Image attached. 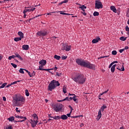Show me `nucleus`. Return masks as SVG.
Returning <instances> with one entry per match:
<instances>
[{
    "label": "nucleus",
    "mask_w": 129,
    "mask_h": 129,
    "mask_svg": "<svg viewBox=\"0 0 129 129\" xmlns=\"http://www.w3.org/2000/svg\"><path fill=\"white\" fill-rule=\"evenodd\" d=\"M73 80L75 82H78L79 84H83L85 83V78L82 75H78L74 77Z\"/></svg>",
    "instance_id": "7ed1b4c3"
},
{
    "label": "nucleus",
    "mask_w": 129,
    "mask_h": 129,
    "mask_svg": "<svg viewBox=\"0 0 129 129\" xmlns=\"http://www.w3.org/2000/svg\"><path fill=\"white\" fill-rule=\"evenodd\" d=\"M66 100H67L68 101H70V100L69 99V97H67L66 98Z\"/></svg>",
    "instance_id": "e2e57ef3"
},
{
    "label": "nucleus",
    "mask_w": 129,
    "mask_h": 129,
    "mask_svg": "<svg viewBox=\"0 0 129 129\" xmlns=\"http://www.w3.org/2000/svg\"><path fill=\"white\" fill-rule=\"evenodd\" d=\"M69 108L71 109V110H73V108L72 107V106H71V105H69Z\"/></svg>",
    "instance_id": "338daca9"
},
{
    "label": "nucleus",
    "mask_w": 129,
    "mask_h": 129,
    "mask_svg": "<svg viewBox=\"0 0 129 129\" xmlns=\"http://www.w3.org/2000/svg\"><path fill=\"white\" fill-rule=\"evenodd\" d=\"M39 63L41 65L39 67V69H40L41 67V68H43V66H45V65L47 64V60H46V59H42L39 62Z\"/></svg>",
    "instance_id": "1a4fd4ad"
},
{
    "label": "nucleus",
    "mask_w": 129,
    "mask_h": 129,
    "mask_svg": "<svg viewBox=\"0 0 129 129\" xmlns=\"http://www.w3.org/2000/svg\"><path fill=\"white\" fill-rule=\"evenodd\" d=\"M112 65H113V63L111 62L109 66V68H111V67H112Z\"/></svg>",
    "instance_id": "bf43d9fd"
},
{
    "label": "nucleus",
    "mask_w": 129,
    "mask_h": 129,
    "mask_svg": "<svg viewBox=\"0 0 129 129\" xmlns=\"http://www.w3.org/2000/svg\"><path fill=\"white\" fill-rule=\"evenodd\" d=\"M116 69H117V70H119V71H124V67H123V65H122V67L121 69L117 68Z\"/></svg>",
    "instance_id": "a878e982"
},
{
    "label": "nucleus",
    "mask_w": 129,
    "mask_h": 129,
    "mask_svg": "<svg viewBox=\"0 0 129 129\" xmlns=\"http://www.w3.org/2000/svg\"><path fill=\"white\" fill-rule=\"evenodd\" d=\"M60 118L61 119H62L63 120H65L66 119H68V116H67V115L63 114V115H61L60 116Z\"/></svg>",
    "instance_id": "f8f14e48"
},
{
    "label": "nucleus",
    "mask_w": 129,
    "mask_h": 129,
    "mask_svg": "<svg viewBox=\"0 0 129 129\" xmlns=\"http://www.w3.org/2000/svg\"><path fill=\"white\" fill-rule=\"evenodd\" d=\"M32 117L34 118V120H39V118L38 117V115L36 113H34L32 115Z\"/></svg>",
    "instance_id": "4468645a"
},
{
    "label": "nucleus",
    "mask_w": 129,
    "mask_h": 129,
    "mask_svg": "<svg viewBox=\"0 0 129 129\" xmlns=\"http://www.w3.org/2000/svg\"><path fill=\"white\" fill-rule=\"evenodd\" d=\"M13 99L16 101V103L19 102V101H21V102H25L26 100L24 97L20 95H16L15 97H13Z\"/></svg>",
    "instance_id": "39448f33"
},
{
    "label": "nucleus",
    "mask_w": 129,
    "mask_h": 129,
    "mask_svg": "<svg viewBox=\"0 0 129 129\" xmlns=\"http://www.w3.org/2000/svg\"><path fill=\"white\" fill-rule=\"evenodd\" d=\"M119 40H120V41H125V40H126V37H124L123 36H122L120 37Z\"/></svg>",
    "instance_id": "f704fd0d"
},
{
    "label": "nucleus",
    "mask_w": 129,
    "mask_h": 129,
    "mask_svg": "<svg viewBox=\"0 0 129 129\" xmlns=\"http://www.w3.org/2000/svg\"><path fill=\"white\" fill-rule=\"evenodd\" d=\"M32 77L35 76V75H36V73L35 72H33V73L31 74Z\"/></svg>",
    "instance_id": "de8ad7c7"
},
{
    "label": "nucleus",
    "mask_w": 129,
    "mask_h": 129,
    "mask_svg": "<svg viewBox=\"0 0 129 129\" xmlns=\"http://www.w3.org/2000/svg\"><path fill=\"white\" fill-rule=\"evenodd\" d=\"M7 84H8L7 83H4V84H3V85L1 86H2V88H4V87H6Z\"/></svg>",
    "instance_id": "c03bdc74"
},
{
    "label": "nucleus",
    "mask_w": 129,
    "mask_h": 129,
    "mask_svg": "<svg viewBox=\"0 0 129 129\" xmlns=\"http://www.w3.org/2000/svg\"><path fill=\"white\" fill-rule=\"evenodd\" d=\"M68 2V0H64L62 1V4H67Z\"/></svg>",
    "instance_id": "5fc2aeb1"
},
{
    "label": "nucleus",
    "mask_w": 129,
    "mask_h": 129,
    "mask_svg": "<svg viewBox=\"0 0 129 129\" xmlns=\"http://www.w3.org/2000/svg\"><path fill=\"white\" fill-rule=\"evenodd\" d=\"M25 94L26 96H29L30 95V93H29V90L27 89L25 90Z\"/></svg>",
    "instance_id": "e433bc0d"
},
{
    "label": "nucleus",
    "mask_w": 129,
    "mask_h": 129,
    "mask_svg": "<svg viewBox=\"0 0 129 129\" xmlns=\"http://www.w3.org/2000/svg\"><path fill=\"white\" fill-rule=\"evenodd\" d=\"M123 49H124V50H128V46H126Z\"/></svg>",
    "instance_id": "680f3d73"
},
{
    "label": "nucleus",
    "mask_w": 129,
    "mask_h": 129,
    "mask_svg": "<svg viewBox=\"0 0 129 129\" xmlns=\"http://www.w3.org/2000/svg\"><path fill=\"white\" fill-rule=\"evenodd\" d=\"M83 115H77V116H72V118H77L78 117H82Z\"/></svg>",
    "instance_id": "72a5a7b5"
},
{
    "label": "nucleus",
    "mask_w": 129,
    "mask_h": 129,
    "mask_svg": "<svg viewBox=\"0 0 129 129\" xmlns=\"http://www.w3.org/2000/svg\"><path fill=\"white\" fill-rule=\"evenodd\" d=\"M35 10H36L35 8L29 9H27V12H34Z\"/></svg>",
    "instance_id": "7c9ffc66"
},
{
    "label": "nucleus",
    "mask_w": 129,
    "mask_h": 129,
    "mask_svg": "<svg viewBox=\"0 0 129 129\" xmlns=\"http://www.w3.org/2000/svg\"><path fill=\"white\" fill-rule=\"evenodd\" d=\"M107 57H109V55L100 56L98 57V59H102V58H107Z\"/></svg>",
    "instance_id": "ea45409f"
},
{
    "label": "nucleus",
    "mask_w": 129,
    "mask_h": 129,
    "mask_svg": "<svg viewBox=\"0 0 129 129\" xmlns=\"http://www.w3.org/2000/svg\"><path fill=\"white\" fill-rule=\"evenodd\" d=\"M25 70H26V69L21 68L19 70V72H20V73H21V74H24L25 72L24 71H25Z\"/></svg>",
    "instance_id": "b1692460"
},
{
    "label": "nucleus",
    "mask_w": 129,
    "mask_h": 129,
    "mask_svg": "<svg viewBox=\"0 0 129 129\" xmlns=\"http://www.w3.org/2000/svg\"><path fill=\"white\" fill-rule=\"evenodd\" d=\"M47 35H48V32L46 30H41L37 33V35L40 37H45Z\"/></svg>",
    "instance_id": "6e6552de"
},
{
    "label": "nucleus",
    "mask_w": 129,
    "mask_h": 129,
    "mask_svg": "<svg viewBox=\"0 0 129 129\" xmlns=\"http://www.w3.org/2000/svg\"><path fill=\"white\" fill-rule=\"evenodd\" d=\"M11 86H12V84H10L8 85L7 86H6V88H8Z\"/></svg>",
    "instance_id": "6e6d98bb"
},
{
    "label": "nucleus",
    "mask_w": 129,
    "mask_h": 129,
    "mask_svg": "<svg viewBox=\"0 0 129 129\" xmlns=\"http://www.w3.org/2000/svg\"><path fill=\"white\" fill-rule=\"evenodd\" d=\"M54 58L56 60H60V59H61V56L55 54L54 55Z\"/></svg>",
    "instance_id": "393cba45"
},
{
    "label": "nucleus",
    "mask_w": 129,
    "mask_h": 129,
    "mask_svg": "<svg viewBox=\"0 0 129 129\" xmlns=\"http://www.w3.org/2000/svg\"><path fill=\"white\" fill-rule=\"evenodd\" d=\"M125 31H126L127 32V35H128V36H129V27L128 26H126L125 27Z\"/></svg>",
    "instance_id": "2f4dec72"
},
{
    "label": "nucleus",
    "mask_w": 129,
    "mask_h": 129,
    "mask_svg": "<svg viewBox=\"0 0 129 129\" xmlns=\"http://www.w3.org/2000/svg\"><path fill=\"white\" fill-rule=\"evenodd\" d=\"M17 82L15 81V82H14L12 83H11V85H14V84H17Z\"/></svg>",
    "instance_id": "052dcab7"
},
{
    "label": "nucleus",
    "mask_w": 129,
    "mask_h": 129,
    "mask_svg": "<svg viewBox=\"0 0 129 129\" xmlns=\"http://www.w3.org/2000/svg\"><path fill=\"white\" fill-rule=\"evenodd\" d=\"M8 120H9V121H14V120H15V117L13 116H10L8 118Z\"/></svg>",
    "instance_id": "412c9836"
},
{
    "label": "nucleus",
    "mask_w": 129,
    "mask_h": 129,
    "mask_svg": "<svg viewBox=\"0 0 129 129\" xmlns=\"http://www.w3.org/2000/svg\"><path fill=\"white\" fill-rule=\"evenodd\" d=\"M101 39L99 37H97L96 38H95L94 39L92 40V43L93 44H96V43H98V42H99V41H101Z\"/></svg>",
    "instance_id": "9b49d317"
},
{
    "label": "nucleus",
    "mask_w": 129,
    "mask_h": 129,
    "mask_svg": "<svg viewBox=\"0 0 129 129\" xmlns=\"http://www.w3.org/2000/svg\"><path fill=\"white\" fill-rule=\"evenodd\" d=\"M16 58V55L10 56L8 58L9 60H12V59H15Z\"/></svg>",
    "instance_id": "473e14b6"
},
{
    "label": "nucleus",
    "mask_w": 129,
    "mask_h": 129,
    "mask_svg": "<svg viewBox=\"0 0 129 129\" xmlns=\"http://www.w3.org/2000/svg\"><path fill=\"white\" fill-rule=\"evenodd\" d=\"M61 75H62V73H60L59 74V73H56V76L60 77H61Z\"/></svg>",
    "instance_id": "a18cd8bd"
},
{
    "label": "nucleus",
    "mask_w": 129,
    "mask_h": 129,
    "mask_svg": "<svg viewBox=\"0 0 129 129\" xmlns=\"http://www.w3.org/2000/svg\"><path fill=\"white\" fill-rule=\"evenodd\" d=\"M60 15H63L64 16H72L73 14H68V13H64V12H60Z\"/></svg>",
    "instance_id": "bb28decb"
},
{
    "label": "nucleus",
    "mask_w": 129,
    "mask_h": 129,
    "mask_svg": "<svg viewBox=\"0 0 129 129\" xmlns=\"http://www.w3.org/2000/svg\"><path fill=\"white\" fill-rule=\"evenodd\" d=\"M67 115L68 117H72V116H71V114H70V113L67 114Z\"/></svg>",
    "instance_id": "603ef678"
},
{
    "label": "nucleus",
    "mask_w": 129,
    "mask_h": 129,
    "mask_svg": "<svg viewBox=\"0 0 129 129\" xmlns=\"http://www.w3.org/2000/svg\"><path fill=\"white\" fill-rule=\"evenodd\" d=\"M52 118H53V119H55V120H58V119H60V116L58 115L55 116H53Z\"/></svg>",
    "instance_id": "5701e85b"
},
{
    "label": "nucleus",
    "mask_w": 129,
    "mask_h": 129,
    "mask_svg": "<svg viewBox=\"0 0 129 129\" xmlns=\"http://www.w3.org/2000/svg\"><path fill=\"white\" fill-rule=\"evenodd\" d=\"M18 109H19V108L16 107V112H21V110H18Z\"/></svg>",
    "instance_id": "8fccbe9b"
},
{
    "label": "nucleus",
    "mask_w": 129,
    "mask_h": 129,
    "mask_svg": "<svg viewBox=\"0 0 129 129\" xmlns=\"http://www.w3.org/2000/svg\"><path fill=\"white\" fill-rule=\"evenodd\" d=\"M63 106V105L60 103H57L52 105V107H53L54 110L56 111V112H59V110H62Z\"/></svg>",
    "instance_id": "20e7f679"
},
{
    "label": "nucleus",
    "mask_w": 129,
    "mask_h": 129,
    "mask_svg": "<svg viewBox=\"0 0 129 129\" xmlns=\"http://www.w3.org/2000/svg\"><path fill=\"white\" fill-rule=\"evenodd\" d=\"M25 71H26V72H27L28 74V75L30 77H32V75H31V72H29L28 70H24Z\"/></svg>",
    "instance_id": "58836bf2"
},
{
    "label": "nucleus",
    "mask_w": 129,
    "mask_h": 129,
    "mask_svg": "<svg viewBox=\"0 0 129 129\" xmlns=\"http://www.w3.org/2000/svg\"><path fill=\"white\" fill-rule=\"evenodd\" d=\"M123 51H124V48H123L122 49H119V53H122L123 52Z\"/></svg>",
    "instance_id": "3c124183"
},
{
    "label": "nucleus",
    "mask_w": 129,
    "mask_h": 129,
    "mask_svg": "<svg viewBox=\"0 0 129 129\" xmlns=\"http://www.w3.org/2000/svg\"><path fill=\"white\" fill-rule=\"evenodd\" d=\"M102 8H103V5H102V3L100 2V0H96L95 9L99 10V9H102Z\"/></svg>",
    "instance_id": "0eeeda50"
},
{
    "label": "nucleus",
    "mask_w": 129,
    "mask_h": 129,
    "mask_svg": "<svg viewBox=\"0 0 129 129\" xmlns=\"http://www.w3.org/2000/svg\"><path fill=\"white\" fill-rule=\"evenodd\" d=\"M109 90H107V91H104L102 93L100 94V95H103V94H104L105 93H107V92H108Z\"/></svg>",
    "instance_id": "49530a36"
},
{
    "label": "nucleus",
    "mask_w": 129,
    "mask_h": 129,
    "mask_svg": "<svg viewBox=\"0 0 129 129\" xmlns=\"http://www.w3.org/2000/svg\"><path fill=\"white\" fill-rule=\"evenodd\" d=\"M111 11H112L113 13H116V8L113 6L110 7Z\"/></svg>",
    "instance_id": "a211bd4d"
},
{
    "label": "nucleus",
    "mask_w": 129,
    "mask_h": 129,
    "mask_svg": "<svg viewBox=\"0 0 129 129\" xmlns=\"http://www.w3.org/2000/svg\"><path fill=\"white\" fill-rule=\"evenodd\" d=\"M27 12H28V10L27 9H25L23 11V14H26Z\"/></svg>",
    "instance_id": "4d7b16f0"
},
{
    "label": "nucleus",
    "mask_w": 129,
    "mask_h": 129,
    "mask_svg": "<svg viewBox=\"0 0 129 129\" xmlns=\"http://www.w3.org/2000/svg\"><path fill=\"white\" fill-rule=\"evenodd\" d=\"M30 123H31L32 127H35L36 126V125L35 124V120L31 119Z\"/></svg>",
    "instance_id": "f3484780"
},
{
    "label": "nucleus",
    "mask_w": 129,
    "mask_h": 129,
    "mask_svg": "<svg viewBox=\"0 0 129 129\" xmlns=\"http://www.w3.org/2000/svg\"><path fill=\"white\" fill-rule=\"evenodd\" d=\"M23 50H29V45H23L22 46Z\"/></svg>",
    "instance_id": "2eb2a0df"
},
{
    "label": "nucleus",
    "mask_w": 129,
    "mask_h": 129,
    "mask_svg": "<svg viewBox=\"0 0 129 129\" xmlns=\"http://www.w3.org/2000/svg\"><path fill=\"white\" fill-rule=\"evenodd\" d=\"M25 120H27V117H24V119L20 120V122H23V121H25Z\"/></svg>",
    "instance_id": "09e8293b"
},
{
    "label": "nucleus",
    "mask_w": 129,
    "mask_h": 129,
    "mask_svg": "<svg viewBox=\"0 0 129 129\" xmlns=\"http://www.w3.org/2000/svg\"><path fill=\"white\" fill-rule=\"evenodd\" d=\"M116 54H117V52H116V50H113L112 51V55H116Z\"/></svg>",
    "instance_id": "79ce46f5"
},
{
    "label": "nucleus",
    "mask_w": 129,
    "mask_h": 129,
    "mask_svg": "<svg viewBox=\"0 0 129 129\" xmlns=\"http://www.w3.org/2000/svg\"><path fill=\"white\" fill-rule=\"evenodd\" d=\"M93 16L94 17H97L98 16H99V13L96 12V11H95L93 13Z\"/></svg>",
    "instance_id": "cd10ccee"
},
{
    "label": "nucleus",
    "mask_w": 129,
    "mask_h": 129,
    "mask_svg": "<svg viewBox=\"0 0 129 129\" xmlns=\"http://www.w3.org/2000/svg\"><path fill=\"white\" fill-rule=\"evenodd\" d=\"M15 57L19 58V59H20L21 61H23L24 60V58H23V57H21V55H20L19 53H15Z\"/></svg>",
    "instance_id": "dca6fc26"
},
{
    "label": "nucleus",
    "mask_w": 129,
    "mask_h": 129,
    "mask_svg": "<svg viewBox=\"0 0 129 129\" xmlns=\"http://www.w3.org/2000/svg\"><path fill=\"white\" fill-rule=\"evenodd\" d=\"M39 70L43 71H50V70H53V69H43V68H40L39 69Z\"/></svg>",
    "instance_id": "6ab92c4d"
},
{
    "label": "nucleus",
    "mask_w": 129,
    "mask_h": 129,
    "mask_svg": "<svg viewBox=\"0 0 129 129\" xmlns=\"http://www.w3.org/2000/svg\"><path fill=\"white\" fill-rule=\"evenodd\" d=\"M62 46L63 47L61 48V50H63V51L64 50H65V51H70V49H71L70 46L67 44H63Z\"/></svg>",
    "instance_id": "9d476101"
},
{
    "label": "nucleus",
    "mask_w": 129,
    "mask_h": 129,
    "mask_svg": "<svg viewBox=\"0 0 129 129\" xmlns=\"http://www.w3.org/2000/svg\"><path fill=\"white\" fill-rule=\"evenodd\" d=\"M73 99L74 101L76 102V103H78V100L77 99H76V96H74V97H73Z\"/></svg>",
    "instance_id": "c85d7f7f"
},
{
    "label": "nucleus",
    "mask_w": 129,
    "mask_h": 129,
    "mask_svg": "<svg viewBox=\"0 0 129 129\" xmlns=\"http://www.w3.org/2000/svg\"><path fill=\"white\" fill-rule=\"evenodd\" d=\"M105 108H106V106L105 105H103V106L101 107V109L99 110L98 115L97 116L96 118L97 120H99V119L101 118V115H102L101 114V110L102 111H103Z\"/></svg>",
    "instance_id": "423d86ee"
},
{
    "label": "nucleus",
    "mask_w": 129,
    "mask_h": 129,
    "mask_svg": "<svg viewBox=\"0 0 129 129\" xmlns=\"http://www.w3.org/2000/svg\"><path fill=\"white\" fill-rule=\"evenodd\" d=\"M38 122H39L38 120H35V126H36V125H37V124H38Z\"/></svg>",
    "instance_id": "864d4df0"
},
{
    "label": "nucleus",
    "mask_w": 129,
    "mask_h": 129,
    "mask_svg": "<svg viewBox=\"0 0 129 129\" xmlns=\"http://www.w3.org/2000/svg\"><path fill=\"white\" fill-rule=\"evenodd\" d=\"M62 91L63 93H67V90L66 87L63 86L62 88Z\"/></svg>",
    "instance_id": "c756f323"
},
{
    "label": "nucleus",
    "mask_w": 129,
    "mask_h": 129,
    "mask_svg": "<svg viewBox=\"0 0 129 129\" xmlns=\"http://www.w3.org/2000/svg\"><path fill=\"white\" fill-rule=\"evenodd\" d=\"M81 13L83 14V15H84V16H86V15H87V14H86V13H85L84 11L82 12Z\"/></svg>",
    "instance_id": "13d9d810"
},
{
    "label": "nucleus",
    "mask_w": 129,
    "mask_h": 129,
    "mask_svg": "<svg viewBox=\"0 0 129 129\" xmlns=\"http://www.w3.org/2000/svg\"><path fill=\"white\" fill-rule=\"evenodd\" d=\"M11 65H12V66H13V67H14V68H17V64H15V63H14L13 62H12L11 63Z\"/></svg>",
    "instance_id": "a19ab883"
},
{
    "label": "nucleus",
    "mask_w": 129,
    "mask_h": 129,
    "mask_svg": "<svg viewBox=\"0 0 129 129\" xmlns=\"http://www.w3.org/2000/svg\"><path fill=\"white\" fill-rule=\"evenodd\" d=\"M114 71H115V68H113V67H112L111 68V72H112V73H114Z\"/></svg>",
    "instance_id": "4c0bfd02"
},
{
    "label": "nucleus",
    "mask_w": 129,
    "mask_h": 129,
    "mask_svg": "<svg viewBox=\"0 0 129 129\" xmlns=\"http://www.w3.org/2000/svg\"><path fill=\"white\" fill-rule=\"evenodd\" d=\"M67 58V56H66L64 55L61 56L62 60H66Z\"/></svg>",
    "instance_id": "37998d69"
},
{
    "label": "nucleus",
    "mask_w": 129,
    "mask_h": 129,
    "mask_svg": "<svg viewBox=\"0 0 129 129\" xmlns=\"http://www.w3.org/2000/svg\"><path fill=\"white\" fill-rule=\"evenodd\" d=\"M18 34L20 37L19 38H21V39L24 38V33L22 31L18 32Z\"/></svg>",
    "instance_id": "ddd939ff"
},
{
    "label": "nucleus",
    "mask_w": 129,
    "mask_h": 129,
    "mask_svg": "<svg viewBox=\"0 0 129 129\" xmlns=\"http://www.w3.org/2000/svg\"><path fill=\"white\" fill-rule=\"evenodd\" d=\"M57 86H60V83L58 81L55 80H53L48 86V89L49 91H52V90L55 89Z\"/></svg>",
    "instance_id": "f03ea898"
},
{
    "label": "nucleus",
    "mask_w": 129,
    "mask_h": 129,
    "mask_svg": "<svg viewBox=\"0 0 129 129\" xmlns=\"http://www.w3.org/2000/svg\"><path fill=\"white\" fill-rule=\"evenodd\" d=\"M76 62L78 65H80V66H81L82 67H85V68L95 70V65L90 63L89 61L85 62L81 58H78L76 59Z\"/></svg>",
    "instance_id": "f257e3e1"
},
{
    "label": "nucleus",
    "mask_w": 129,
    "mask_h": 129,
    "mask_svg": "<svg viewBox=\"0 0 129 129\" xmlns=\"http://www.w3.org/2000/svg\"><path fill=\"white\" fill-rule=\"evenodd\" d=\"M15 117H16L17 118H20V116L19 115H15Z\"/></svg>",
    "instance_id": "774afa93"
},
{
    "label": "nucleus",
    "mask_w": 129,
    "mask_h": 129,
    "mask_svg": "<svg viewBox=\"0 0 129 129\" xmlns=\"http://www.w3.org/2000/svg\"><path fill=\"white\" fill-rule=\"evenodd\" d=\"M3 99L4 101H6L7 100V98H6V97H3Z\"/></svg>",
    "instance_id": "69168bd1"
},
{
    "label": "nucleus",
    "mask_w": 129,
    "mask_h": 129,
    "mask_svg": "<svg viewBox=\"0 0 129 129\" xmlns=\"http://www.w3.org/2000/svg\"><path fill=\"white\" fill-rule=\"evenodd\" d=\"M14 41L15 42H19V41H22V38H21L20 37H15L14 38Z\"/></svg>",
    "instance_id": "4be33fe9"
},
{
    "label": "nucleus",
    "mask_w": 129,
    "mask_h": 129,
    "mask_svg": "<svg viewBox=\"0 0 129 129\" xmlns=\"http://www.w3.org/2000/svg\"><path fill=\"white\" fill-rule=\"evenodd\" d=\"M79 8L81 9L83 12H85V10L84 9H87V7L85 5H82V6L79 7Z\"/></svg>",
    "instance_id": "aec40b11"
},
{
    "label": "nucleus",
    "mask_w": 129,
    "mask_h": 129,
    "mask_svg": "<svg viewBox=\"0 0 129 129\" xmlns=\"http://www.w3.org/2000/svg\"><path fill=\"white\" fill-rule=\"evenodd\" d=\"M69 95H70V96H76V95L74 94H70V93H69Z\"/></svg>",
    "instance_id": "0e129e2a"
},
{
    "label": "nucleus",
    "mask_w": 129,
    "mask_h": 129,
    "mask_svg": "<svg viewBox=\"0 0 129 129\" xmlns=\"http://www.w3.org/2000/svg\"><path fill=\"white\" fill-rule=\"evenodd\" d=\"M41 16H42V15H38L37 16H35L33 18H31L30 19H29V20H27V21L30 22V21H31V20H33V19H35V18H38V17H41Z\"/></svg>",
    "instance_id": "c9c22d12"
}]
</instances>
